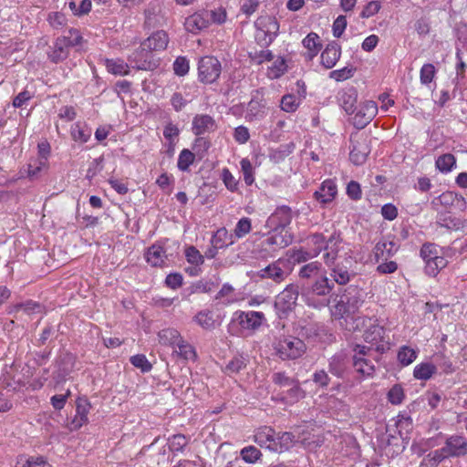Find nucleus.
I'll use <instances>...</instances> for the list:
<instances>
[{
  "instance_id": "nucleus-26",
  "label": "nucleus",
  "mask_w": 467,
  "mask_h": 467,
  "mask_svg": "<svg viewBox=\"0 0 467 467\" xmlns=\"http://www.w3.org/2000/svg\"><path fill=\"white\" fill-rule=\"evenodd\" d=\"M150 51H146V49L143 48V44L141 43L140 48L130 55V59L135 64V67L138 69L149 70L153 67L150 60Z\"/></svg>"
},
{
  "instance_id": "nucleus-32",
  "label": "nucleus",
  "mask_w": 467,
  "mask_h": 467,
  "mask_svg": "<svg viewBox=\"0 0 467 467\" xmlns=\"http://www.w3.org/2000/svg\"><path fill=\"white\" fill-rule=\"evenodd\" d=\"M330 275L333 277L334 284L337 283L338 285H346L348 284L351 277L355 275L351 273L348 267L343 263H337L330 269Z\"/></svg>"
},
{
  "instance_id": "nucleus-16",
  "label": "nucleus",
  "mask_w": 467,
  "mask_h": 467,
  "mask_svg": "<svg viewBox=\"0 0 467 467\" xmlns=\"http://www.w3.org/2000/svg\"><path fill=\"white\" fill-rule=\"evenodd\" d=\"M215 119L208 114H197L192 122V131L196 136L212 133L217 130Z\"/></svg>"
},
{
  "instance_id": "nucleus-43",
  "label": "nucleus",
  "mask_w": 467,
  "mask_h": 467,
  "mask_svg": "<svg viewBox=\"0 0 467 467\" xmlns=\"http://www.w3.org/2000/svg\"><path fill=\"white\" fill-rule=\"evenodd\" d=\"M70 135L75 141L85 143L91 136V130L85 124L77 122L71 126Z\"/></svg>"
},
{
  "instance_id": "nucleus-12",
  "label": "nucleus",
  "mask_w": 467,
  "mask_h": 467,
  "mask_svg": "<svg viewBox=\"0 0 467 467\" xmlns=\"http://www.w3.org/2000/svg\"><path fill=\"white\" fill-rule=\"evenodd\" d=\"M293 242V236L289 232L272 229L269 234L262 241L261 246L267 254L288 246Z\"/></svg>"
},
{
  "instance_id": "nucleus-10",
  "label": "nucleus",
  "mask_w": 467,
  "mask_h": 467,
  "mask_svg": "<svg viewBox=\"0 0 467 467\" xmlns=\"http://www.w3.org/2000/svg\"><path fill=\"white\" fill-rule=\"evenodd\" d=\"M298 288L296 285H288L277 296L275 307L280 317H286L296 306Z\"/></svg>"
},
{
  "instance_id": "nucleus-63",
  "label": "nucleus",
  "mask_w": 467,
  "mask_h": 467,
  "mask_svg": "<svg viewBox=\"0 0 467 467\" xmlns=\"http://www.w3.org/2000/svg\"><path fill=\"white\" fill-rule=\"evenodd\" d=\"M272 380L284 390L291 386L296 379L288 377L285 372H275L272 376Z\"/></svg>"
},
{
  "instance_id": "nucleus-56",
  "label": "nucleus",
  "mask_w": 467,
  "mask_h": 467,
  "mask_svg": "<svg viewBox=\"0 0 467 467\" xmlns=\"http://www.w3.org/2000/svg\"><path fill=\"white\" fill-rule=\"evenodd\" d=\"M300 100L293 94H286L281 99V109L285 112H295Z\"/></svg>"
},
{
  "instance_id": "nucleus-47",
  "label": "nucleus",
  "mask_w": 467,
  "mask_h": 467,
  "mask_svg": "<svg viewBox=\"0 0 467 467\" xmlns=\"http://www.w3.org/2000/svg\"><path fill=\"white\" fill-rule=\"evenodd\" d=\"M438 224L441 227L445 228L447 230L458 231V230H461L463 228L464 222L458 217L451 216V215H445L440 219V221L438 222Z\"/></svg>"
},
{
  "instance_id": "nucleus-42",
  "label": "nucleus",
  "mask_w": 467,
  "mask_h": 467,
  "mask_svg": "<svg viewBox=\"0 0 467 467\" xmlns=\"http://www.w3.org/2000/svg\"><path fill=\"white\" fill-rule=\"evenodd\" d=\"M173 353L185 360L195 359L196 358V353L193 347L189 342L184 340L183 337H182L181 340H179V342L175 345Z\"/></svg>"
},
{
  "instance_id": "nucleus-37",
  "label": "nucleus",
  "mask_w": 467,
  "mask_h": 467,
  "mask_svg": "<svg viewBox=\"0 0 467 467\" xmlns=\"http://www.w3.org/2000/svg\"><path fill=\"white\" fill-rule=\"evenodd\" d=\"M182 337L181 333L177 329L171 327L161 329L158 333L160 344L171 347L172 348H175V345L179 342V340H181Z\"/></svg>"
},
{
  "instance_id": "nucleus-52",
  "label": "nucleus",
  "mask_w": 467,
  "mask_h": 467,
  "mask_svg": "<svg viewBox=\"0 0 467 467\" xmlns=\"http://www.w3.org/2000/svg\"><path fill=\"white\" fill-rule=\"evenodd\" d=\"M216 299H223V303L225 305H230L234 303L237 298L234 293V288L229 284H224L220 291L216 295Z\"/></svg>"
},
{
  "instance_id": "nucleus-27",
  "label": "nucleus",
  "mask_w": 467,
  "mask_h": 467,
  "mask_svg": "<svg viewBox=\"0 0 467 467\" xmlns=\"http://www.w3.org/2000/svg\"><path fill=\"white\" fill-rule=\"evenodd\" d=\"M275 431L268 426L260 427L254 434V441L261 447L274 451Z\"/></svg>"
},
{
  "instance_id": "nucleus-29",
  "label": "nucleus",
  "mask_w": 467,
  "mask_h": 467,
  "mask_svg": "<svg viewBox=\"0 0 467 467\" xmlns=\"http://www.w3.org/2000/svg\"><path fill=\"white\" fill-rule=\"evenodd\" d=\"M324 272H326V270L323 268L322 264L320 262L314 261L304 265L300 268L298 275L305 282H310Z\"/></svg>"
},
{
  "instance_id": "nucleus-61",
  "label": "nucleus",
  "mask_w": 467,
  "mask_h": 467,
  "mask_svg": "<svg viewBox=\"0 0 467 467\" xmlns=\"http://www.w3.org/2000/svg\"><path fill=\"white\" fill-rule=\"evenodd\" d=\"M190 69L189 60L185 57H178L173 62L174 74L183 77L188 74Z\"/></svg>"
},
{
  "instance_id": "nucleus-34",
  "label": "nucleus",
  "mask_w": 467,
  "mask_h": 467,
  "mask_svg": "<svg viewBox=\"0 0 467 467\" xmlns=\"http://www.w3.org/2000/svg\"><path fill=\"white\" fill-rule=\"evenodd\" d=\"M302 44L304 47L307 49L306 56L309 60L313 59L317 55L322 47L319 36L314 32L309 33L303 39Z\"/></svg>"
},
{
  "instance_id": "nucleus-49",
  "label": "nucleus",
  "mask_w": 467,
  "mask_h": 467,
  "mask_svg": "<svg viewBox=\"0 0 467 467\" xmlns=\"http://www.w3.org/2000/svg\"><path fill=\"white\" fill-rule=\"evenodd\" d=\"M287 70L286 61L284 57H277L273 65L268 68L267 75L270 78L275 79L283 76Z\"/></svg>"
},
{
  "instance_id": "nucleus-28",
  "label": "nucleus",
  "mask_w": 467,
  "mask_h": 467,
  "mask_svg": "<svg viewBox=\"0 0 467 467\" xmlns=\"http://www.w3.org/2000/svg\"><path fill=\"white\" fill-rule=\"evenodd\" d=\"M146 260L152 266H163L167 260L166 251L161 244H154L146 253Z\"/></svg>"
},
{
  "instance_id": "nucleus-35",
  "label": "nucleus",
  "mask_w": 467,
  "mask_h": 467,
  "mask_svg": "<svg viewBox=\"0 0 467 467\" xmlns=\"http://www.w3.org/2000/svg\"><path fill=\"white\" fill-rule=\"evenodd\" d=\"M439 199L441 203L445 206H451L460 211L466 209L465 199L453 192H443L440 195Z\"/></svg>"
},
{
  "instance_id": "nucleus-4",
  "label": "nucleus",
  "mask_w": 467,
  "mask_h": 467,
  "mask_svg": "<svg viewBox=\"0 0 467 467\" xmlns=\"http://www.w3.org/2000/svg\"><path fill=\"white\" fill-rule=\"evenodd\" d=\"M275 354L282 360H295L301 358L306 351V343L294 336H281L273 343Z\"/></svg>"
},
{
  "instance_id": "nucleus-33",
  "label": "nucleus",
  "mask_w": 467,
  "mask_h": 467,
  "mask_svg": "<svg viewBox=\"0 0 467 467\" xmlns=\"http://www.w3.org/2000/svg\"><path fill=\"white\" fill-rule=\"evenodd\" d=\"M398 250L396 244L393 241L381 240L377 243L374 248L375 257L379 261V259L387 260L392 256Z\"/></svg>"
},
{
  "instance_id": "nucleus-15",
  "label": "nucleus",
  "mask_w": 467,
  "mask_h": 467,
  "mask_svg": "<svg viewBox=\"0 0 467 467\" xmlns=\"http://www.w3.org/2000/svg\"><path fill=\"white\" fill-rule=\"evenodd\" d=\"M237 316L236 319L243 329L254 331L258 329L264 321L265 317L263 312L257 311H238L235 313Z\"/></svg>"
},
{
  "instance_id": "nucleus-54",
  "label": "nucleus",
  "mask_w": 467,
  "mask_h": 467,
  "mask_svg": "<svg viewBox=\"0 0 467 467\" xmlns=\"http://www.w3.org/2000/svg\"><path fill=\"white\" fill-rule=\"evenodd\" d=\"M189 442V438L183 434H175L169 439V450L182 451Z\"/></svg>"
},
{
  "instance_id": "nucleus-14",
  "label": "nucleus",
  "mask_w": 467,
  "mask_h": 467,
  "mask_svg": "<svg viewBox=\"0 0 467 467\" xmlns=\"http://www.w3.org/2000/svg\"><path fill=\"white\" fill-rule=\"evenodd\" d=\"M378 110L375 101H365L359 106L353 118L354 126L359 130L365 128L375 118Z\"/></svg>"
},
{
  "instance_id": "nucleus-6",
  "label": "nucleus",
  "mask_w": 467,
  "mask_h": 467,
  "mask_svg": "<svg viewBox=\"0 0 467 467\" xmlns=\"http://www.w3.org/2000/svg\"><path fill=\"white\" fill-rule=\"evenodd\" d=\"M420 255L424 262V272L429 276L435 277L446 267V261L441 255V246L434 243H425L421 245Z\"/></svg>"
},
{
  "instance_id": "nucleus-40",
  "label": "nucleus",
  "mask_w": 467,
  "mask_h": 467,
  "mask_svg": "<svg viewBox=\"0 0 467 467\" xmlns=\"http://www.w3.org/2000/svg\"><path fill=\"white\" fill-rule=\"evenodd\" d=\"M437 371V366L430 362L418 364L413 370V376L416 379L428 380Z\"/></svg>"
},
{
  "instance_id": "nucleus-39",
  "label": "nucleus",
  "mask_w": 467,
  "mask_h": 467,
  "mask_svg": "<svg viewBox=\"0 0 467 467\" xmlns=\"http://www.w3.org/2000/svg\"><path fill=\"white\" fill-rule=\"evenodd\" d=\"M295 435L291 432H275V445L273 451L282 452L289 450L295 443Z\"/></svg>"
},
{
  "instance_id": "nucleus-41",
  "label": "nucleus",
  "mask_w": 467,
  "mask_h": 467,
  "mask_svg": "<svg viewBox=\"0 0 467 467\" xmlns=\"http://www.w3.org/2000/svg\"><path fill=\"white\" fill-rule=\"evenodd\" d=\"M104 65L107 70L116 76H125L130 72L129 65L122 59H105Z\"/></svg>"
},
{
  "instance_id": "nucleus-48",
  "label": "nucleus",
  "mask_w": 467,
  "mask_h": 467,
  "mask_svg": "<svg viewBox=\"0 0 467 467\" xmlns=\"http://www.w3.org/2000/svg\"><path fill=\"white\" fill-rule=\"evenodd\" d=\"M417 350L408 346L401 347L398 352V360L402 366L410 365L417 358Z\"/></svg>"
},
{
  "instance_id": "nucleus-62",
  "label": "nucleus",
  "mask_w": 467,
  "mask_h": 467,
  "mask_svg": "<svg viewBox=\"0 0 467 467\" xmlns=\"http://www.w3.org/2000/svg\"><path fill=\"white\" fill-rule=\"evenodd\" d=\"M241 170L244 175V181L247 185H252L254 182L253 166L249 160L243 159L240 161Z\"/></svg>"
},
{
  "instance_id": "nucleus-5",
  "label": "nucleus",
  "mask_w": 467,
  "mask_h": 467,
  "mask_svg": "<svg viewBox=\"0 0 467 467\" xmlns=\"http://www.w3.org/2000/svg\"><path fill=\"white\" fill-rule=\"evenodd\" d=\"M82 36L76 28H70L67 35L57 37L51 50L47 53L48 58L54 63L65 60L69 55V48L81 44Z\"/></svg>"
},
{
  "instance_id": "nucleus-9",
  "label": "nucleus",
  "mask_w": 467,
  "mask_h": 467,
  "mask_svg": "<svg viewBox=\"0 0 467 467\" xmlns=\"http://www.w3.org/2000/svg\"><path fill=\"white\" fill-rule=\"evenodd\" d=\"M257 28L256 38L263 45H270L276 37L279 31V24L275 17L271 16H261L255 21Z\"/></svg>"
},
{
  "instance_id": "nucleus-30",
  "label": "nucleus",
  "mask_w": 467,
  "mask_h": 467,
  "mask_svg": "<svg viewBox=\"0 0 467 467\" xmlns=\"http://www.w3.org/2000/svg\"><path fill=\"white\" fill-rule=\"evenodd\" d=\"M281 399L286 404H295L298 402L300 400L304 399L306 396L305 390L300 387L297 380L293 382V384L287 387L285 389L281 392Z\"/></svg>"
},
{
  "instance_id": "nucleus-60",
  "label": "nucleus",
  "mask_w": 467,
  "mask_h": 467,
  "mask_svg": "<svg viewBox=\"0 0 467 467\" xmlns=\"http://www.w3.org/2000/svg\"><path fill=\"white\" fill-rule=\"evenodd\" d=\"M130 361L134 367L140 368L142 372H148L152 368L146 356L142 354L130 357Z\"/></svg>"
},
{
  "instance_id": "nucleus-50",
  "label": "nucleus",
  "mask_w": 467,
  "mask_h": 467,
  "mask_svg": "<svg viewBox=\"0 0 467 467\" xmlns=\"http://www.w3.org/2000/svg\"><path fill=\"white\" fill-rule=\"evenodd\" d=\"M252 230V222L248 217L241 218L234 230V237L236 241L237 239L244 238L246 234H248Z\"/></svg>"
},
{
  "instance_id": "nucleus-23",
  "label": "nucleus",
  "mask_w": 467,
  "mask_h": 467,
  "mask_svg": "<svg viewBox=\"0 0 467 467\" xmlns=\"http://www.w3.org/2000/svg\"><path fill=\"white\" fill-rule=\"evenodd\" d=\"M169 43L168 34L164 30H159L151 34L146 40L142 42L143 48L146 51H163Z\"/></svg>"
},
{
  "instance_id": "nucleus-31",
  "label": "nucleus",
  "mask_w": 467,
  "mask_h": 467,
  "mask_svg": "<svg viewBox=\"0 0 467 467\" xmlns=\"http://www.w3.org/2000/svg\"><path fill=\"white\" fill-rule=\"evenodd\" d=\"M348 368V358L344 353H337L329 359L328 369L331 374L342 378Z\"/></svg>"
},
{
  "instance_id": "nucleus-2",
  "label": "nucleus",
  "mask_w": 467,
  "mask_h": 467,
  "mask_svg": "<svg viewBox=\"0 0 467 467\" xmlns=\"http://www.w3.org/2000/svg\"><path fill=\"white\" fill-rule=\"evenodd\" d=\"M306 304L315 308H321L328 304L325 298L334 288V282L324 272L310 282H304Z\"/></svg>"
},
{
  "instance_id": "nucleus-53",
  "label": "nucleus",
  "mask_w": 467,
  "mask_h": 467,
  "mask_svg": "<svg viewBox=\"0 0 467 467\" xmlns=\"http://www.w3.org/2000/svg\"><path fill=\"white\" fill-rule=\"evenodd\" d=\"M185 257L189 264L195 266H200L204 262L203 255L194 246H189L185 249Z\"/></svg>"
},
{
  "instance_id": "nucleus-11",
  "label": "nucleus",
  "mask_w": 467,
  "mask_h": 467,
  "mask_svg": "<svg viewBox=\"0 0 467 467\" xmlns=\"http://www.w3.org/2000/svg\"><path fill=\"white\" fill-rule=\"evenodd\" d=\"M353 368L361 378L371 377L375 372L373 362L366 357L370 352V348L363 345H355L353 348Z\"/></svg>"
},
{
  "instance_id": "nucleus-44",
  "label": "nucleus",
  "mask_w": 467,
  "mask_h": 467,
  "mask_svg": "<svg viewBox=\"0 0 467 467\" xmlns=\"http://www.w3.org/2000/svg\"><path fill=\"white\" fill-rule=\"evenodd\" d=\"M194 322H196L201 327L206 330L213 329L216 326V321L213 318V314L211 310H202L198 312L194 317Z\"/></svg>"
},
{
  "instance_id": "nucleus-3",
  "label": "nucleus",
  "mask_w": 467,
  "mask_h": 467,
  "mask_svg": "<svg viewBox=\"0 0 467 467\" xmlns=\"http://www.w3.org/2000/svg\"><path fill=\"white\" fill-rule=\"evenodd\" d=\"M348 331H361L364 329V340L376 346L377 351H383L384 348L380 343L384 339L385 329L378 324V320L369 317L360 316L352 318L351 326L346 325Z\"/></svg>"
},
{
  "instance_id": "nucleus-38",
  "label": "nucleus",
  "mask_w": 467,
  "mask_h": 467,
  "mask_svg": "<svg viewBox=\"0 0 467 467\" xmlns=\"http://www.w3.org/2000/svg\"><path fill=\"white\" fill-rule=\"evenodd\" d=\"M339 242V237L336 234H332L327 242V244L325 246V250L327 252L324 254L323 258L325 264L328 267H331L332 265L334 266L336 265L335 261L337 259V249L336 246Z\"/></svg>"
},
{
  "instance_id": "nucleus-57",
  "label": "nucleus",
  "mask_w": 467,
  "mask_h": 467,
  "mask_svg": "<svg viewBox=\"0 0 467 467\" xmlns=\"http://www.w3.org/2000/svg\"><path fill=\"white\" fill-rule=\"evenodd\" d=\"M435 74H436V69L432 64H431V63L424 64L421 67L420 72V83L422 85H429L433 80Z\"/></svg>"
},
{
  "instance_id": "nucleus-8",
  "label": "nucleus",
  "mask_w": 467,
  "mask_h": 467,
  "mask_svg": "<svg viewBox=\"0 0 467 467\" xmlns=\"http://www.w3.org/2000/svg\"><path fill=\"white\" fill-rule=\"evenodd\" d=\"M292 272L291 262L289 259L279 258L271 263L266 267L257 272V276L263 279H271L275 283L283 282Z\"/></svg>"
},
{
  "instance_id": "nucleus-51",
  "label": "nucleus",
  "mask_w": 467,
  "mask_h": 467,
  "mask_svg": "<svg viewBox=\"0 0 467 467\" xmlns=\"http://www.w3.org/2000/svg\"><path fill=\"white\" fill-rule=\"evenodd\" d=\"M326 238L322 234H314L308 237L307 243L313 246V255H317L325 249L327 244Z\"/></svg>"
},
{
  "instance_id": "nucleus-45",
  "label": "nucleus",
  "mask_w": 467,
  "mask_h": 467,
  "mask_svg": "<svg viewBox=\"0 0 467 467\" xmlns=\"http://www.w3.org/2000/svg\"><path fill=\"white\" fill-rule=\"evenodd\" d=\"M248 358L244 355H237L234 357L225 366L224 372L231 376L233 374H238L241 370L246 368Z\"/></svg>"
},
{
  "instance_id": "nucleus-7",
  "label": "nucleus",
  "mask_w": 467,
  "mask_h": 467,
  "mask_svg": "<svg viewBox=\"0 0 467 467\" xmlns=\"http://www.w3.org/2000/svg\"><path fill=\"white\" fill-rule=\"evenodd\" d=\"M222 73L221 62L213 56H205L198 63V79L203 84H213Z\"/></svg>"
},
{
  "instance_id": "nucleus-22",
  "label": "nucleus",
  "mask_w": 467,
  "mask_h": 467,
  "mask_svg": "<svg viewBox=\"0 0 467 467\" xmlns=\"http://www.w3.org/2000/svg\"><path fill=\"white\" fill-rule=\"evenodd\" d=\"M337 194V184L332 180L324 181L318 190L314 192L315 199L321 204L326 205L334 201Z\"/></svg>"
},
{
  "instance_id": "nucleus-20",
  "label": "nucleus",
  "mask_w": 467,
  "mask_h": 467,
  "mask_svg": "<svg viewBox=\"0 0 467 467\" xmlns=\"http://www.w3.org/2000/svg\"><path fill=\"white\" fill-rule=\"evenodd\" d=\"M210 23V13L208 11L197 12L185 19V29L192 34H198L206 28Z\"/></svg>"
},
{
  "instance_id": "nucleus-64",
  "label": "nucleus",
  "mask_w": 467,
  "mask_h": 467,
  "mask_svg": "<svg viewBox=\"0 0 467 467\" xmlns=\"http://www.w3.org/2000/svg\"><path fill=\"white\" fill-rule=\"evenodd\" d=\"M47 21L55 29H62L67 24V17L60 12H53L48 15Z\"/></svg>"
},
{
  "instance_id": "nucleus-46",
  "label": "nucleus",
  "mask_w": 467,
  "mask_h": 467,
  "mask_svg": "<svg viewBox=\"0 0 467 467\" xmlns=\"http://www.w3.org/2000/svg\"><path fill=\"white\" fill-rule=\"evenodd\" d=\"M455 164L456 159L454 155L451 153H446L438 157L435 161L436 168L443 173L451 171Z\"/></svg>"
},
{
  "instance_id": "nucleus-13",
  "label": "nucleus",
  "mask_w": 467,
  "mask_h": 467,
  "mask_svg": "<svg viewBox=\"0 0 467 467\" xmlns=\"http://www.w3.org/2000/svg\"><path fill=\"white\" fill-rule=\"evenodd\" d=\"M293 219V213L290 207L282 205L277 207L275 212L266 220L265 225L270 229H276L283 232H288L286 226Z\"/></svg>"
},
{
  "instance_id": "nucleus-59",
  "label": "nucleus",
  "mask_w": 467,
  "mask_h": 467,
  "mask_svg": "<svg viewBox=\"0 0 467 467\" xmlns=\"http://www.w3.org/2000/svg\"><path fill=\"white\" fill-rule=\"evenodd\" d=\"M435 361L437 366L443 371V373L451 374L455 371V367L453 366L451 360L443 354L435 355Z\"/></svg>"
},
{
  "instance_id": "nucleus-36",
  "label": "nucleus",
  "mask_w": 467,
  "mask_h": 467,
  "mask_svg": "<svg viewBox=\"0 0 467 467\" xmlns=\"http://www.w3.org/2000/svg\"><path fill=\"white\" fill-rule=\"evenodd\" d=\"M235 243L233 234H229L227 229L222 227L216 231L212 237V244L215 249L227 247Z\"/></svg>"
},
{
  "instance_id": "nucleus-24",
  "label": "nucleus",
  "mask_w": 467,
  "mask_h": 467,
  "mask_svg": "<svg viewBox=\"0 0 467 467\" xmlns=\"http://www.w3.org/2000/svg\"><path fill=\"white\" fill-rule=\"evenodd\" d=\"M90 404L87 399L79 398L77 400L76 415L70 422V430H78L86 424L88 420V414L89 412Z\"/></svg>"
},
{
  "instance_id": "nucleus-1",
  "label": "nucleus",
  "mask_w": 467,
  "mask_h": 467,
  "mask_svg": "<svg viewBox=\"0 0 467 467\" xmlns=\"http://www.w3.org/2000/svg\"><path fill=\"white\" fill-rule=\"evenodd\" d=\"M364 303V292L357 286L350 285L341 296L335 306V315L339 316L345 321V326H351L354 314L358 311Z\"/></svg>"
},
{
  "instance_id": "nucleus-17",
  "label": "nucleus",
  "mask_w": 467,
  "mask_h": 467,
  "mask_svg": "<svg viewBox=\"0 0 467 467\" xmlns=\"http://www.w3.org/2000/svg\"><path fill=\"white\" fill-rule=\"evenodd\" d=\"M352 149L349 153V159L355 165L363 164L370 152V148L367 138L359 137L351 140Z\"/></svg>"
},
{
  "instance_id": "nucleus-21",
  "label": "nucleus",
  "mask_w": 467,
  "mask_h": 467,
  "mask_svg": "<svg viewBox=\"0 0 467 467\" xmlns=\"http://www.w3.org/2000/svg\"><path fill=\"white\" fill-rule=\"evenodd\" d=\"M358 91L354 87H348L337 93V100L347 114H353L356 109Z\"/></svg>"
},
{
  "instance_id": "nucleus-19",
  "label": "nucleus",
  "mask_w": 467,
  "mask_h": 467,
  "mask_svg": "<svg viewBox=\"0 0 467 467\" xmlns=\"http://www.w3.org/2000/svg\"><path fill=\"white\" fill-rule=\"evenodd\" d=\"M442 451L446 452L450 457H462L467 454V439L460 435H452L449 437Z\"/></svg>"
},
{
  "instance_id": "nucleus-55",
  "label": "nucleus",
  "mask_w": 467,
  "mask_h": 467,
  "mask_svg": "<svg viewBox=\"0 0 467 467\" xmlns=\"http://www.w3.org/2000/svg\"><path fill=\"white\" fill-rule=\"evenodd\" d=\"M242 459L248 463H254L262 456L261 451L254 446H247L241 450Z\"/></svg>"
},
{
  "instance_id": "nucleus-18",
  "label": "nucleus",
  "mask_w": 467,
  "mask_h": 467,
  "mask_svg": "<svg viewBox=\"0 0 467 467\" xmlns=\"http://www.w3.org/2000/svg\"><path fill=\"white\" fill-rule=\"evenodd\" d=\"M266 102L263 95L256 90L247 105L245 119L252 121L261 119L265 116Z\"/></svg>"
},
{
  "instance_id": "nucleus-25",
  "label": "nucleus",
  "mask_w": 467,
  "mask_h": 467,
  "mask_svg": "<svg viewBox=\"0 0 467 467\" xmlns=\"http://www.w3.org/2000/svg\"><path fill=\"white\" fill-rule=\"evenodd\" d=\"M340 46L332 42L328 44L321 53V63L326 68H332L340 58Z\"/></svg>"
},
{
  "instance_id": "nucleus-58",
  "label": "nucleus",
  "mask_w": 467,
  "mask_h": 467,
  "mask_svg": "<svg viewBox=\"0 0 467 467\" xmlns=\"http://www.w3.org/2000/svg\"><path fill=\"white\" fill-rule=\"evenodd\" d=\"M194 161V155L192 151H190L187 149H184L181 151L179 158H178V168L181 171H187L190 165Z\"/></svg>"
}]
</instances>
